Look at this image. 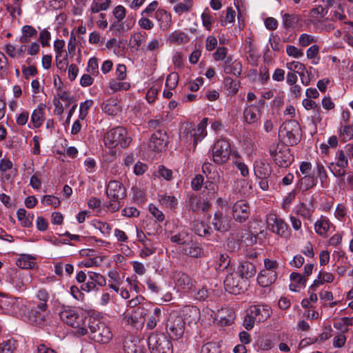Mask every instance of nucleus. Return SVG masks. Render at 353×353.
<instances>
[{"label": "nucleus", "instance_id": "1", "mask_svg": "<svg viewBox=\"0 0 353 353\" xmlns=\"http://www.w3.org/2000/svg\"><path fill=\"white\" fill-rule=\"evenodd\" d=\"M89 331L87 328L79 327L78 334L80 335L89 334L90 338L99 343H107L112 339V333L110 328L103 322L90 316L85 317Z\"/></svg>", "mask_w": 353, "mask_h": 353}, {"label": "nucleus", "instance_id": "2", "mask_svg": "<svg viewBox=\"0 0 353 353\" xmlns=\"http://www.w3.org/2000/svg\"><path fill=\"white\" fill-rule=\"evenodd\" d=\"M132 141L128 135L127 130L123 127H117L108 131L104 136V143L110 148L120 145L122 148H127Z\"/></svg>", "mask_w": 353, "mask_h": 353}, {"label": "nucleus", "instance_id": "3", "mask_svg": "<svg viewBox=\"0 0 353 353\" xmlns=\"http://www.w3.org/2000/svg\"><path fill=\"white\" fill-rule=\"evenodd\" d=\"M301 132V129L299 123L294 120H291L283 123L281 125L279 135L286 139L285 146L294 145L300 141Z\"/></svg>", "mask_w": 353, "mask_h": 353}, {"label": "nucleus", "instance_id": "4", "mask_svg": "<svg viewBox=\"0 0 353 353\" xmlns=\"http://www.w3.org/2000/svg\"><path fill=\"white\" fill-rule=\"evenodd\" d=\"M185 322L182 316L176 312L170 314L165 324L166 332L172 340L181 339L185 332Z\"/></svg>", "mask_w": 353, "mask_h": 353}, {"label": "nucleus", "instance_id": "5", "mask_svg": "<svg viewBox=\"0 0 353 353\" xmlns=\"http://www.w3.org/2000/svg\"><path fill=\"white\" fill-rule=\"evenodd\" d=\"M148 345L151 353H172L173 351L171 341L163 334H150Z\"/></svg>", "mask_w": 353, "mask_h": 353}, {"label": "nucleus", "instance_id": "6", "mask_svg": "<svg viewBox=\"0 0 353 353\" xmlns=\"http://www.w3.org/2000/svg\"><path fill=\"white\" fill-rule=\"evenodd\" d=\"M266 222L268 229L281 237L288 239L291 235L288 225L283 219L271 213L267 215Z\"/></svg>", "mask_w": 353, "mask_h": 353}, {"label": "nucleus", "instance_id": "7", "mask_svg": "<svg viewBox=\"0 0 353 353\" xmlns=\"http://www.w3.org/2000/svg\"><path fill=\"white\" fill-rule=\"evenodd\" d=\"M231 154L230 143L226 139H219L212 148L213 161L216 164L226 163Z\"/></svg>", "mask_w": 353, "mask_h": 353}, {"label": "nucleus", "instance_id": "8", "mask_svg": "<svg viewBox=\"0 0 353 353\" xmlns=\"http://www.w3.org/2000/svg\"><path fill=\"white\" fill-rule=\"evenodd\" d=\"M226 291L230 294H238L244 291L248 285V282L240 277L238 273H228L223 281Z\"/></svg>", "mask_w": 353, "mask_h": 353}, {"label": "nucleus", "instance_id": "9", "mask_svg": "<svg viewBox=\"0 0 353 353\" xmlns=\"http://www.w3.org/2000/svg\"><path fill=\"white\" fill-rule=\"evenodd\" d=\"M60 319L65 324L72 327H79L82 324L85 323V318L74 309L67 307L59 312Z\"/></svg>", "mask_w": 353, "mask_h": 353}, {"label": "nucleus", "instance_id": "10", "mask_svg": "<svg viewBox=\"0 0 353 353\" xmlns=\"http://www.w3.org/2000/svg\"><path fill=\"white\" fill-rule=\"evenodd\" d=\"M270 152L275 163L279 167L287 168L294 161V156L287 146H282L279 151L270 150Z\"/></svg>", "mask_w": 353, "mask_h": 353}, {"label": "nucleus", "instance_id": "11", "mask_svg": "<svg viewBox=\"0 0 353 353\" xmlns=\"http://www.w3.org/2000/svg\"><path fill=\"white\" fill-rule=\"evenodd\" d=\"M185 207L190 212L198 213L200 211H208L210 208V203L194 193H191L187 195Z\"/></svg>", "mask_w": 353, "mask_h": 353}, {"label": "nucleus", "instance_id": "12", "mask_svg": "<svg viewBox=\"0 0 353 353\" xmlns=\"http://www.w3.org/2000/svg\"><path fill=\"white\" fill-rule=\"evenodd\" d=\"M250 214V206L246 201L240 200L234 204L232 208V215L236 221L239 223L245 221L249 218Z\"/></svg>", "mask_w": 353, "mask_h": 353}, {"label": "nucleus", "instance_id": "13", "mask_svg": "<svg viewBox=\"0 0 353 353\" xmlns=\"http://www.w3.org/2000/svg\"><path fill=\"white\" fill-rule=\"evenodd\" d=\"M168 137L165 130H159L150 137L149 147L153 151H161L168 143Z\"/></svg>", "mask_w": 353, "mask_h": 353}, {"label": "nucleus", "instance_id": "14", "mask_svg": "<svg viewBox=\"0 0 353 353\" xmlns=\"http://www.w3.org/2000/svg\"><path fill=\"white\" fill-rule=\"evenodd\" d=\"M106 194L110 199L122 200L126 196V190L120 182L110 181L106 190Z\"/></svg>", "mask_w": 353, "mask_h": 353}, {"label": "nucleus", "instance_id": "15", "mask_svg": "<svg viewBox=\"0 0 353 353\" xmlns=\"http://www.w3.org/2000/svg\"><path fill=\"white\" fill-rule=\"evenodd\" d=\"M143 313L144 308L143 307H138L137 310L132 314L125 312L123 314L122 323L125 325L138 327L143 323V317L142 316Z\"/></svg>", "mask_w": 353, "mask_h": 353}, {"label": "nucleus", "instance_id": "16", "mask_svg": "<svg viewBox=\"0 0 353 353\" xmlns=\"http://www.w3.org/2000/svg\"><path fill=\"white\" fill-rule=\"evenodd\" d=\"M208 118H204L197 125V129H187L184 130L183 134L186 133V139L188 140L189 138L190 140L193 139L194 146L197 144V142L200 141L203 137H204L206 134L205 133V128L208 124Z\"/></svg>", "mask_w": 353, "mask_h": 353}, {"label": "nucleus", "instance_id": "17", "mask_svg": "<svg viewBox=\"0 0 353 353\" xmlns=\"http://www.w3.org/2000/svg\"><path fill=\"white\" fill-rule=\"evenodd\" d=\"M332 166H334L333 163H330L329 168L335 176L342 177L345 175L346 172L344 169L348 166V160L343 150L338 151L336 154V166L339 167V169H336V167L332 168Z\"/></svg>", "mask_w": 353, "mask_h": 353}, {"label": "nucleus", "instance_id": "18", "mask_svg": "<svg viewBox=\"0 0 353 353\" xmlns=\"http://www.w3.org/2000/svg\"><path fill=\"white\" fill-rule=\"evenodd\" d=\"M125 353H144V342L137 338L128 337L123 342Z\"/></svg>", "mask_w": 353, "mask_h": 353}, {"label": "nucleus", "instance_id": "19", "mask_svg": "<svg viewBox=\"0 0 353 353\" xmlns=\"http://www.w3.org/2000/svg\"><path fill=\"white\" fill-rule=\"evenodd\" d=\"M214 229L221 232H228L230 228V218L221 212H216L212 221Z\"/></svg>", "mask_w": 353, "mask_h": 353}, {"label": "nucleus", "instance_id": "20", "mask_svg": "<svg viewBox=\"0 0 353 353\" xmlns=\"http://www.w3.org/2000/svg\"><path fill=\"white\" fill-rule=\"evenodd\" d=\"M250 312L258 323L265 321L271 315V309L268 305H252Z\"/></svg>", "mask_w": 353, "mask_h": 353}, {"label": "nucleus", "instance_id": "21", "mask_svg": "<svg viewBox=\"0 0 353 353\" xmlns=\"http://www.w3.org/2000/svg\"><path fill=\"white\" fill-rule=\"evenodd\" d=\"M236 273L239 274L240 277L248 282L250 278L255 276L256 273V269L253 262L243 261L240 263Z\"/></svg>", "mask_w": 353, "mask_h": 353}, {"label": "nucleus", "instance_id": "22", "mask_svg": "<svg viewBox=\"0 0 353 353\" xmlns=\"http://www.w3.org/2000/svg\"><path fill=\"white\" fill-rule=\"evenodd\" d=\"M181 251L183 254L192 258L201 257L204 254L203 248L194 242L192 239L183 248H181Z\"/></svg>", "mask_w": 353, "mask_h": 353}, {"label": "nucleus", "instance_id": "23", "mask_svg": "<svg viewBox=\"0 0 353 353\" xmlns=\"http://www.w3.org/2000/svg\"><path fill=\"white\" fill-rule=\"evenodd\" d=\"M173 279L175 285L181 289H190L192 287V279L185 273L182 272H175L173 274Z\"/></svg>", "mask_w": 353, "mask_h": 353}, {"label": "nucleus", "instance_id": "24", "mask_svg": "<svg viewBox=\"0 0 353 353\" xmlns=\"http://www.w3.org/2000/svg\"><path fill=\"white\" fill-rule=\"evenodd\" d=\"M277 278L276 272L261 270L257 276L258 283L263 288L269 287L275 282Z\"/></svg>", "mask_w": 353, "mask_h": 353}, {"label": "nucleus", "instance_id": "25", "mask_svg": "<svg viewBox=\"0 0 353 353\" xmlns=\"http://www.w3.org/2000/svg\"><path fill=\"white\" fill-rule=\"evenodd\" d=\"M259 107L252 105L247 107L243 112L244 119L249 124L256 123L260 118Z\"/></svg>", "mask_w": 353, "mask_h": 353}, {"label": "nucleus", "instance_id": "26", "mask_svg": "<svg viewBox=\"0 0 353 353\" xmlns=\"http://www.w3.org/2000/svg\"><path fill=\"white\" fill-rule=\"evenodd\" d=\"M156 19L160 22V28L165 31L167 30L171 26L172 19L171 15L163 9H159L155 12Z\"/></svg>", "mask_w": 353, "mask_h": 353}, {"label": "nucleus", "instance_id": "27", "mask_svg": "<svg viewBox=\"0 0 353 353\" xmlns=\"http://www.w3.org/2000/svg\"><path fill=\"white\" fill-rule=\"evenodd\" d=\"M272 172L270 163L265 161L256 162L254 174L258 178H268Z\"/></svg>", "mask_w": 353, "mask_h": 353}, {"label": "nucleus", "instance_id": "28", "mask_svg": "<svg viewBox=\"0 0 353 353\" xmlns=\"http://www.w3.org/2000/svg\"><path fill=\"white\" fill-rule=\"evenodd\" d=\"M314 199H312L308 205L304 203H301L297 206L296 212L299 215L301 216L303 219L312 220V215L314 210Z\"/></svg>", "mask_w": 353, "mask_h": 353}, {"label": "nucleus", "instance_id": "29", "mask_svg": "<svg viewBox=\"0 0 353 353\" xmlns=\"http://www.w3.org/2000/svg\"><path fill=\"white\" fill-rule=\"evenodd\" d=\"M46 104L40 103L37 108L33 111L31 115V121L34 128H39L44 121V110Z\"/></svg>", "mask_w": 353, "mask_h": 353}, {"label": "nucleus", "instance_id": "30", "mask_svg": "<svg viewBox=\"0 0 353 353\" xmlns=\"http://www.w3.org/2000/svg\"><path fill=\"white\" fill-rule=\"evenodd\" d=\"M46 321V314L37 309H32L28 314V321L34 325H42Z\"/></svg>", "mask_w": 353, "mask_h": 353}, {"label": "nucleus", "instance_id": "31", "mask_svg": "<svg viewBox=\"0 0 353 353\" xmlns=\"http://www.w3.org/2000/svg\"><path fill=\"white\" fill-rule=\"evenodd\" d=\"M192 239V235L185 231H181L171 237V241L181 245L183 248Z\"/></svg>", "mask_w": 353, "mask_h": 353}, {"label": "nucleus", "instance_id": "32", "mask_svg": "<svg viewBox=\"0 0 353 353\" xmlns=\"http://www.w3.org/2000/svg\"><path fill=\"white\" fill-rule=\"evenodd\" d=\"M168 40L170 43L180 45L187 43L189 41V37L185 32L176 30L169 36Z\"/></svg>", "mask_w": 353, "mask_h": 353}, {"label": "nucleus", "instance_id": "33", "mask_svg": "<svg viewBox=\"0 0 353 353\" xmlns=\"http://www.w3.org/2000/svg\"><path fill=\"white\" fill-rule=\"evenodd\" d=\"M330 223L326 217L322 216L318 220L314 225L315 231L321 236H325L329 228Z\"/></svg>", "mask_w": 353, "mask_h": 353}, {"label": "nucleus", "instance_id": "34", "mask_svg": "<svg viewBox=\"0 0 353 353\" xmlns=\"http://www.w3.org/2000/svg\"><path fill=\"white\" fill-rule=\"evenodd\" d=\"M159 201L162 205L170 209H175L178 205V200L175 196L165 194L159 195Z\"/></svg>", "mask_w": 353, "mask_h": 353}, {"label": "nucleus", "instance_id": "35", "mask_svg": "<svg viewBox=\"0 0 353 353\" xmlns=\"http://www.w3.org/2000/svg\"><path fill=\"white\" fill-rule=\"evenodd\" d=\"M317 183V177L314 175H305L300 179V188L303 190H310Z\"/></svg>", "mask_w": 353, "mask_h": 353}, {"label": "nucleus", "instance_id": "36", "mask_svg": "<svg viewBox=\"0 0 353 353\" xmlns=\"http://www.w3.org/2000/svg\"><path fill=\"white\" fill-rule=\"evenodd\" d=\"M210 228L203 221H195L192 225V230L195 234L200 236H205L210 234Z\"/></svg>", "mask_w": 353, "mask_h": 353}, {"label": "nucleus", "instance_id": "37", "mask_svg": "<svg viewBox=\"0 0 353 353\" xmlns=\"http://www.w3.org/2000/svg\"><path fill=\"white\" fill-rule=\"evenodd\" d=\"M35 258L30 255H22L17 264L21 269H32L34 266L33 261Z\"/></svg>", "mask_w": 353, "mask_h": 353}, {"label": "nucleus", "instance_id": "38", "mask_svg": "<svg viewBox=\"0 0 353 353\" xmlns=\"http://www.w3.org/2000/svg\"><path fill=\"white\" fill-rule=\"evenodd\" d=\"M353 137V125L342 126L339 130V138L343 142L351 139Z\"/></svg>", "mask_w": 353, "mask_h": 353}, {"label": "nucleus", "instance_id": "39", "mask_svg": "<svg viewBox=\"0 0 353 353\" xmlns=\"http://www.w3.org/2000/svg\"><path fill=\"white\" fill-rule=\"evenodd\" d=\"M16 350V341L10 339L0 343V353H14Z\"/></svg>", "mask_w": 353, "mask_h": 353}, {"label": "nucleus", "instance_id": "40", "mask_svg": "<svg viewBox=\"0 0 353 353\" xmlns=\"http://www.w3.org/2000/svg\"><path fill=\"white\" fill-rule=\"evenodd\" d=\"M300 21L299 17L295 14H284L283 15V25L285 29H289L294 26L295 23Z\"/></svg>", "mask_w": 353, "mask_h": 353}, {"label": "nucleus", "instance_id": "41", "mask_svg": "<svg viewBox=\"0 0 353 353\" xmlns=\"http://www.w3.org/2000/svg\"><path fill=\"white\" fill-rule=\"evenodd\" d=\"M302 103L306 110H311V109L315 110H316L315 117H316L318 119H319V120L321 119L320 117V114H319L321 108L318 104L316 103L315 101H314L313 100L310 99H305L303 100Z\"/></svg>", "mask_w": 353, "mask_h": 353}, {"label": "nucleus", "instance_id": "42", "mask_svg": "<svg viewBox=\"0 0 353 353\" xmlns=\"http://www.w3.org/2000/svg\"><path fill=\"white\" fill-rule=\"evenodd\" d=\"M287 68L290 70L299 73L300 77H303L304 71L306 70L305 66L298 61L288 63Z\"/></svg>", "mask_w": 353, "mask_h": 353}, {"label": "nucleus", "instance_id": "43", "mask_svg": "<svg viewBox=\"0 0 353 353\" xmlns=\"http://www.w3.org/2000/svg\"><path fill=\"white\" fill-rule=\"evenodd\" d=\"M26 279V281H28V277L22 276L21 274H18L16 272L14 275L12 277V283L14 285L16 289L21 290L25 285L26 283L24 282V279Z\"/></svg>", "mask_w": 353, "mask_h": 353}, {"label": "nucleus", "instance_id": "44", "mask_svg": "<svg viewBox=\"0 0 353 353\" xmlns=\"http://www.w3.org/2000/svg\"><path fill=\"white\" fill-rule=\"evenodd\" d=\"M88 276L90 280L95 283L96 285L102 287L106 285L105 279L99 273L88 272Z\"/></svg>", "mask_w": 353, "mask_h": 353}, {"label": "nucleus", "instance_id": "45", "mask_svg": "<svg viewBox=\"0 0 353 353\" xmlns=\"http://www.w3.org/2000/svg\"><path fill=\"white\" fill-rule=\"evenodd\" d=\"M161 313V311L159 308L157 307L154 310L153 314L150 316L148 321L147 327L149 329H153L155 327L157 321H159Z\"/></svg>", "mask_w": 353, "mask_h": 353}, {"label": "nucleus", "instance_id": "46", "mask_svg": "<svg viewBox=\"0 0 353 353\" xmlns=\"http://www.w3.org/2000/svg\"><path fill=\"white\" fill-rule=\"evenodd\" d=\"M22 2H19L18 4H15L14 2H12V4H6V10L9 12L10 15L12 18H15V12H17L18 15H21L22 13L21 10Z\"/></svg>", "mask_w": 353, "mask_h": 353}, {"label": "nucleus", "instance_id": "47", "mask_svg": "<svg viewBox=\"0 0 353 353\" xmlns=\"http://www.w3.org/2000/svg\"><path fill=\"white\" fill-rule=\"evenodd\" d=\"M224 84L228 89L230 90V92L233 94H236L239 90V82L233 80L230 77H226L224 79Z\"/></svg>", "mask_w": 353, "mask_h": 353}, {"label": "nucleus", "instance_id": "48", "mask_svg": "<svg viewBox=\"0 0 353 353\" xmlns=\"http://www.w3.org/2000/svg\"><path fill=\"white\" fill-rule=\"evenodd\" d=\"M8 59L3 52H0V76L1 77L6 76L8 74Z\"/></svg>", "mask_w": 353, "mask_h": 353}, {"label": "nucleus", "instance_id": "49", "mask_svg": "<svg viewBox=\"0 0 353 353\" xmlns=\"http://www.w3.org/2000/svg\"><path fill=\"white\" fill-rule=\"evenodd\" d=\"M130 88V84L128 82H117L112 81L110 83V88L114 92L119 90H128Z\"/></svg>", "mask_w": 353, "mask_h": 353}, {"label": "nucleus", "instance_id": "50", "mask_svg": "<svg viewBox=\"0 0 353 353\" xmlns=\"http://www.w3.org/2000/svg\"><path fill=\"white\" fill-rule=\"evenodd\" d=\"M230 263V257L226 254H221L219 256V264L216 269L219 271L227 270L228 271V266Z\"/></svg>", "mask_w": 353, "mask_h": 353}, {"label": "nucleus", "instance_id": "51", "mask_svg": "<svg viewBox=\"0 0 353 353\" xmlns=\"http://www.w3.org/2000/svg\"><path fill=\"white\" fill-rule=\"evenodd\" d=\"M92 100H86L80 104L79 119L83 120L88 114V111L92 105Z\"/></svg>", "mask_w": 353, "mask_h": 353}, {"label": "nucleus", "instance_id": "52", "mask_svg": "<svg viewBox=\"0 0 353 353\" xmlns=\"http://www.w3.org/2000/svg\"><path fill=\"white\" fill-rule=\"evenodd\" d=\"M217 344L214 342H209L204 344L201 350V353H219Z\"/></svg>", "mask_w": 353, "mask_h": 353}, {"label": "nucleus", "instance_id": "53", "mask_svg": "<svg viewBox=\"0 0 353 353\" xmlns=\"http://www.w3.org/2000/svg\"><path fill=\"white\" fill-rule=\"evenodd\" d=\"M316 177L320 179L321 184L323 186V183L326 182L327 179V174L323 165L320 162H316Z\"/></svg>", "mask_w": 353, "mask_h": 353}, {"label": "nucleus", "instance_id": "54", "mask_svg": "<svg viewBox=\"0 0 353 353\" xmlns=\"http://www.w3.org/2000/svg\"><path fill=\"white\" fill-rule=\"evenodd\" d=\"M179 77L176 73L170 74L166 79L165 85L169 90L175 88L178 83Z\"/></svg>", "mask_w": 353, "mask_h": 353}, {"label": "nucleus", "instance_id": "55", "mask_svg": "<svg viewBox=\"0 0 353 353\" xmlns=\"http://www.w3.org/2000/svg\"><path fill=\"white\" fill-rule=\"evenodd\" d=\"M110 4V0H106L104 3H98L94 2L90 8V10L92 13H97L101 10H107Z\"/></svg>", "mask_w": 353, "mask_h": 353}, {"label": "nucleus", "instance_id": "56", "mask_svg": "<svg viewBox=\"0 0 353 353\" xmlns=\"http://www.w3.org/2000/svg\"><path fill=\"white\" fill-rule=\"evenodd\" d=\"M161 230V225L156 221L147 224L145 228L146 234L149 236H154Z\"/></svg>", "mask_w": 353, "mask_h": 353}, {"label": "nucleus", "instance_id": "57", "mask_svg": "<svg viewBox=\"0 0 353 353\" xmlns=\"http://www.w3.org/2000/svg\"><path fill=\"white\" fill-rule=\"evenodd\" d=\"M205 185L204 177L201 174H197L192 179L191 185L194 190H199Z\"/></svg>", "mask_w": 353, "mask_h": 353}, {"label": "nucleus", "instance_id": "58", "mask_svg": "<svg viewBox=\"0 0 353 353\" xmlns=\"http://www.w3.org/2000/svg\"><path fill=\"white\" fill-rule=\"evenodd\" d=\"M192 7V3H179L174 7V11L181 14L183 12H188Z\"/></svg>", "mask_w": 353, "mask_h": 353}, {"label": "nucleus", "instance_id": "59", "mask_svg": "<svg viewBox=\"0 0 353 353\" xmlns=\"http://www.w3.org/2000/svg\"><path fill=\"white\" fill-rule=\"evenodd\" d=\"M315 41V39L312 35L307 34H302L299 39V45L303 47H306L310 43Z\"/></svg>", "mask_w": 353, "mask_h": 353}, {"label": "nucleus", "instance_id": "60", "mask_svg": "<svg viewBox=\"0 0 353 353\" xmlns=\"http://www.w3.org/2000/svg\"><path fill=\"white\" fill-rule=\"evenodd\" d=\"M42 202L46 205H52L54 208H57L60 205L59 199L57 197L51 195L45 196Z\"/></svg>", "mask_w": 353, "mask_h": 353}, {"label": "nucleus", "instance_id": "61", "mask_svg": "<svg viewBox=\"0 0 353 353\" xmlns=\"http://www.w3.org/2000/svg\"><path fill=\"white\" fill-rule=\"evenodd\" d=\"M286 52L288 55L295 58H299L303 55V52L301 49L294 46H287Z\"/></svg>", "mask_w": 353, "mask_h": 353}, {"label": "nucleus", "instance_id": "62", "mask_svg": "<svg viewBox=\"0 0 353 353\" xmlns=\"http://www.w3.org/2000/svg\"><path fill=\"white\" fill-rule=\"evenodd\" d=\"M98 61L95 57L91 58L88 63L87 71L92 74H96L98 73Z\"/></svg>", "mask_w": 353, "mask_h": 353}, {"label": "nucleus", "instance_id": "63", "mask_svg": "<svg viewBox=\"0 0 353 353\" xmlns=\"http://www.w3.org/2000/svg\"><path fill=\"white\" fill-rule=\"evenodd\" d=\"M204 188L208 190L210 198L215 196L218 191V186L214 183L209 181H205Z\"/></svg>", "mask_w": 353, "mask_h": 353}, {"label": "nucleus", "instance_id": "64", "mask_svg": "<svg viewBox=\"0 0 353 353\" xmlns=\"http://www.w3.org/2000/svg\"><path fill=\"white\" fill-rule=\"evenodd\" d=\"M57 98L69 103H71L74 100L73 97H72L69 92L65 90H61L60 88H58Z\"/></svg>", "mask_w": 353, "mask_h": 353}]
</instances>
